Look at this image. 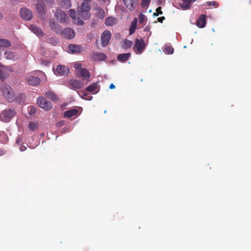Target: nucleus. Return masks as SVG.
<instances>
[{
  "instance_id": "obj_1",
  "label": "nucleus",
  "mask_w": 251,
  "mask_h": 251,
  "mask_svg": "<svg viewBox=\"0 0 251 251\" xmlns=\"http://www.w3.org/2000/svg\"><path fill=\"white\" fill-rule=\"evenodd\" d=\"M123 2L125 7L121 5H117L116 8L117 10H120L122 12H126V9L130 11H133L137 5L138 1V0H123Z\"/></svg>"
},
{
  "instance_id": "obj_2",
  "label": "nucleus",
  "mask_w": 251,
  "mask_h": 251,
  "mask_svg": "<svg viewBox=\"0 0 251 251\" xmlns=\"http://www.w3.org/2000/svg\"><path fill=\"white\" fill-rule=\"evenodd\" d=\"M90 6L88 3H82L80 7L77 8L78 16L84 20L89 19L90 18Z\"/></svg>"
},
{
  "instance_id": "obj_3",
  "label": "nucleus",
  "mask_w": 251,
  "mask_h": 251,
  "mask_svg": "<svg viewBox=\"0 0 251 251\" xmlns=\"http://www.w3.org/2000/svg\"><path fill=\"white\" fill-rule=\"evenodd\" d=\"M13 71V69L11 66H6L0 63V79L1 80L7 78L9 73Z\"/></svg>"
},
{
  "instance_id": "obj_4",
  "label": "nucleus",
  "mask_w": 251,
  "mask_h": 251,
  "mask_svg": "<svg viewBox=\"0 0 251 251\" xmlns=\"http://www.w3.org/2000/svg\"><path fill=\"white\" fill-rule=\"evenodd\" d=\"M35 8L40 17L43 19L46 11L45 4L43 0H37Z\"/></svg>"
},
{
  "instance_id": "obj_5",
  "label": "nucleus",
  "mask_w": 251,
  "mask_h": 251,
  "mask_svg": "<svg viewBox=\"0 0 251 251\" xmlns=\"http://www.w3.org/2000/svg\"><path fill=\"white\" fill-rule=\"evenodd\" d=\"M54 17L60 23H65L68 21L69 18L65 12L59 9H56L54 12Z\"/></svg>"
},
{
  "instance_id": "obj_6",
  "label": "nucleus",
  "mask_w": 251,
  "mask_h": 251,
  "mask_svg": "<svg viewBox=\"0 0 251 251\" xmlns=\"http://www.w3.org/2000/svg\"><path fill=\"white\" fill-rule=\"evenodd\" d=\"M37 103L41 108L45 110L52 108L51 103L43 97H40L37 99Z\"/></svg>"
},
{
  "instance_id": "obj_7",
  "label": "nucleus",
  "mask_w": 251,
  "mask_h": 251,
  "mask_svg": "<svg viewBox=\"0 0 251 251\" xmlns=\"http://www.w3.org/2000/svg\"><path fill=\"white\" fill-rule=\"evenodd\" d=\"M15 115V111H2L0 114V120L5 122H8Z\"/></svg>"
},
{
  "instance_id": "obj_8",
  "label": "nucleus",
  "mask_w": 251,
  "mask_h": 251,
  "mask_svg": "<svg viewBox=\"0 0 251 251\" xmlns=\"http://www.w3.org/2000/svg\"><path fill=\"white\" fill-rule=\"evenodd\" d=\"M145 44L143 39L136 40L134 47V50L137 54H141L145 49Z\"/></svg>"
},
{
  "instance_id": "obj_9",
  "label": "nucleus",
  "mask_w": 251,
  "mask_h": 251,
  "mask_svg": "<svg viewBox=\"0 0 251 251\" xmlns=\"http://www.w3.org/2000/svg\"><path fill=\"white\" fill-rule=\"evenodd\" d=\"M111 33L108 30H105L101 36V43L102 47H106L109 43Z\"/></svg>"
},
{
  "instance_id": "obj_10",
  "label": "nucleus",
  "mask_w": 251,
  "mask_h": 251,
  "mask_svg": "<svg viewBox=\"0 0 251 251\" xmlns=\"http://www.w3.org/2000/svg\"><path fill=\"white\" fill-rule=\"evenodd\" d=\"M21 17L25 20H30L32 18V13L31 10L26 7H23L20 11Z\"/></svg>"
},
{
  "instance_id": "obj_11",
  "label": "nucleus",
  "mask_w": 251,
  "mask_h": 251,
  "mask_svg": "<svg viewBox=\"0 0 251 251\" xmlns=\"http://www.w3.org/2000/svg\"><path fill=\"white\" fill-rule=\"evenodd\" d=\"M49 26L50 28L57 34H61L62 28L61 26L55 22L53 20L50 19L49 21Z\"/></svg>"
},
{
  "instance_id": "obj_12",
  "label": "nucleus",
  "mask_w": 251,
  "mask_h": 251,
  "mask_svg": "<svg viewBox=\"0 0 251 251\" xmlns=\"http://www.w3.org/2000/svg\"><path fill=\"white\" fill-rule=\"evenodd\" d=\"M69 72V69L67 67L63 65H58L56 67L54 73L56 75H67Z\"/></svg>"
},
{
  "instance_id": "obj_13",
  "label": "nucleus",
  "mask_w": 251,
  "mask_h": 251,
  "mask_svg": "<svg viewBox=\"0 0 251 251\" xmlns=\"http://www.w3.org/2000/svg\"><path fill=\"white\" fill-rule=\"evenodd\" d=\"M68 83L69 86L74 89H81L84 86L82 82L76 79H71L68 81Z\"/></svg>"
},
{
  "instance_id": "obj_14",
  "label": "nucleus",
  "mask_w": 251,
  "mask_h": 251,
  "mask_svg": "<svg viewBox=\"0 0 251 251\" xmlns=\"http://www.w3.org/2000/svg\"><path fill=\"white\" fill-rule=\"evenodd\" d=\"M196 0H182L179 3V6L183 10H187L191 7L192 4Z\"/></svg>"
},
{
  "instance_id": "obj_15",
  "label": "nucleus",
  "mask_w": 251,
  "mask_h": 251,
  "mask_svg": "<svg viewBox=\"0 0 251 251\" xmlns=\"http://www.w3.org/2000/svg\"><path fill=\"white\" fill-rule=\"evenodd\" d=\"M61 35L67 39H72L75 37V32L70 28H66L62 31Z\"/></svg>"
},
{
  "instance_id": "obj_16",
  "label": "nucleus",
  "mask_w": 251,
  "mask_h": 251,
  "mask_svg": "<svg viewBox=\"0 0 251 251\" xmlns=\"http://www.w3.org/2000/svg\"><path fill=\"white\" fill-rule=\"evenodd\" d=\"M76 74L78 76L82 78L84 80H88L90 77V74L88 71L84 68L77 71Z\"/></svg>"
},
{
  "instance_id": "obj_17",
  "label": "nucleus",
  "mask_w": 251,
  "mask_h": 251,
  "mask_svg": "<svg viewBox=\"0 0 251 251\" xmlns=\"http://www.w3.org/2000/svg\"><path fill=\"white\" fill-rule=\"evenodd\" d=\"M70 16L74 20V22L77 25H82L83 24V21L79 19V17L76 18L75 12L73 9H71L69 11Z\"/></svg>"
},
{
  "instance_id": "obj_18",
  "label": "nucleus",
  "mask_w": 251,
  "mask_h": 251,
  "mask_svg": "<svg viewBox=\"0 0 251 251\" xmlns=\"http://www.w3.org/2000/svg\"><path fill=\"white\" fill-rule=\"evenodd\" d=\"M26 79L28 83L31 85H37L40 83V79L36 76H29Z\"/></svg>"
},
{
  "instance_id": "obj_19",
  "label": "nucleus",
  "mask_w": 251,
  "mask_h": 251,
  "mask_svg": "<svg viewBox=\"0 0 251 251\" xmlns=\"http://www.w3.org/2000/svg\"><path fill=\"white\" fill-rule=\"evenodd\" d=\"M29 29L38 37H42L44 35L42 30L35 25H30Z\"/></svg>"
},
{
  "instance_id": "obj_20",
  "label": "nucleus",
  "mask_w": 251,
  "mask_h": 251,
  "mask_svg": "<svg viewBox=\"0 0 251 251\" xmlns=\"http://www.w3.org/2000/svg\"><path fill=\"white\" fill-rule=\"evenodd\" d=\"M81 47L79 46L71 44L68 46V52L75 53L81 51Z\"/></svg>"
},
{
  "instance_id": "obj_21",
  "label": "nucleus",
  "mask_w": 251,
  "mask_h": 251,
  "mask_svg": "<svg viewBox=\"0 0 251 251\" xmlns=\"http://www.w3.org/2000/svg\"><path fill=\"white\" fill-rule=\"evenodd\" d=\"M4 56L7 60H15L16 55L14 52L10 50H6L4 52Z\"/></svg>"
},
{
  "instance_id": "obj_22",
  "label": "nucleus",
  "mask_w": 251,
  "mask_h": 251,
  "mask_svg": "<svg viewBox=\"0 0 251 251\" xmlns=\"http://www.w3.org/2000/svg\"><path fill=\"white\" fill-rule=\"evenodd\" d=\"M79 111H65L64 113L63 116L65 118H68L71 120L73 119L72 118L73 116H75L77 115Z\"/></svg>"
},
{
  "instance_id": "obj_23",
  "label": "nucleus",
  "mask_w": 251,
  "mask_h": 251,
  "mask_svg": "<svg viewBox=\"0 0 251 251\" xmlns=\"http://www.w3.org/2000/svg\"><path fill=\"white\" fill-rule=\"evenodd\" d=\"M205 25V15H201L197 22V25L200 28L204 27Z\"/></svg>"
},
{
  "instance_id": "obj_24",
  "label": "nucleus",
  "mask_w": 251,
  "mask_h": 251,
  "mask_svg": "<svg viewBox=\"0 0 251 251\" xmlns=\"http://www.w3.org/2000/svg\"><path fill=\"white\" fill-rule=\"evenodd\" d=\"M12 89H11V88L8 85L5 84L2 85V86L1 87V91L5 98L6 97V96H7V95L9 94V93H10V91Z\"/></svg>"
},
{
  "instance_id": "obj_25",
  "label": "nucleus",
  "mask_w": 251,
  "mask_h": 251,
  "mask_svg": "<svg viewBox=\"0 0 251 251\" xmlns=\"http://www.w3.org/2000/svg\"><path fill=\"white\" fill-rule=\"evenodd\" d=\"M46 96L53 101H57L58 98L57 96L52 91H48L45 94Z\"/></svg>"
},
{
  "instance_id": "obj_26",
  "label": "nucleus",
  "mask_w": 251,
  "mask_h": 251,
  "mask_svg": "<svg viewBox=\"0 0 251 251\" xmlns=\"http://www.w3.org/2000/svg\"><path fill=\"white\" fill-rule=\"evenodd\" d=\"M137 22L138 20L136 18H134L133 21L132 22L129 28V34L130 35L132 34L134 32L137 26Z\"/></svg>"
},
{
  "instance_id": "obj_27",
  "label": "nucleus",
  "mask_w": 251,
  "mask_h": 251,
  "mask_svg": "<svg viewBox=\"0 0 251 251\" xmlns=\"http://www.w3.org/2000/svg\"><path fill=\"white\" fill-rule=\"evenodd\" d=\"M93 58L97 61L103 60L106 58V55L104 53H97L94 54Z\"/></svg>"
},
{
  "instance_id": "obj_28",
  "label": "nucleus",
  "mask_w": 251,
  "mask_h": 251,
  "mask_svg": "<svg viewBox=\"0 0 251 251\" xmlns=\"http://www.w3.org/2000/svg\"><path fill=\"white\" fill-rule=\"evenodd\" d=\"M130 55L129 53L120 54L118 56L117 59L121 61H125L129 58Z\"/></svg>"
},
{
  "instance_id": "obj_29",
  "label": "nucleus",
  "mask_w": 251,
  "mask_h": 251,
  "mask_svg": "<svg viewBox=\"0 0 251 251\" xmlns=\"http://www.w3.org/2000/svg\"><path fill=\"white\" fill-rule=\"evenodd\" d=\"M5 99H6L10 102L16 100L17 101H18V100H17V98H16L12 90L10 91V93H9L7 96H6Z\"/></svg>"
},
{
  "instance_id": "obj_30",
  "label": "nucleus",
  "mask_w": 251,
  "mask_h": 251,
  "mask_svg": "<svg viewBox=\"0 0 251 251\" xmlns=\"http://www.w3.org/2000/svg\"><path fill=\"white\" fill-rule=\"evenodd\" d=\"M117 22V20L113 17H108L105 20V25H112L115 24Z\"/></svg>"
},
{
  "instance_id": "obj_31",
  "label": "nucleus",
  "mask_w": 251,
  "mask_h": 251,
  "mask_svg": "<svg viewBox=\"0 0 251 251\" xmlns=\"http://www.w3.org/2000/svg\"><path fill=\"white\" fill-rule=\"evenodd\" d=\"M11 44L10 42L6 39L0 38V47H9L11 46Z\"/></svg>"
},
{
  "instance_id": "obj_32",
  "label": "nucleus",
  "mask_w": 251,
  "mask_h": 251,
  "mask_svg": "<svg viewBox=\"0 0 251 251\" xmlns=\"http://www.w3.org/2000/svg\"><path fill=\"white\" fill-rule=\"evenodd\" d=\"M28 127L30 130L34 131L38 128V123L30 122L28 125Z\"/></svg>"
},
{
  "instance_id": "obj_33",
  "label": "nucleus",
  "mask_w": 251,
  "mask_h": 251,
  "mask_svg": "<svg viewBox=\"0 0 251 251\" xmlns=\"http://www.w3.org/2000/svg\"><path fill=\"white\" fill-rule=\"evenodd\" d=\"M60 4L62 7L67 8H68L71 6V3L70 0H60Z\"/></svg>"
},
{
  "instance_id": "obj_34",
  "label": "nucleus",
  "mask_w": 251,
  "mask_h": 251,
  "mask_svg": "<svg viewBox=\"0 0 251 251\" xmlns=\"http://www.w3.org/2000/svg\"><path fill=\"white\" fill-rule=\"evenodd\" d=\"M80 97L85 100H90L92 99V96L89 95L84 92H81L79 93Z\"/></svg>"
},
{
  "instance_id": "obj_35",
  "label": "nucleus",
  "mask_w": 251,
  "mask_h": 251,
  "mask_svg": "<svg viewBox=\"0 0 251 251\" xmlns=\"http://www.w3.org/2000/svg\"><path fill=\"white\" fill-rule=\"evenodd\" d=\"M96 10L97 15L99 18L102 19L105 17V12L101 8H98L96 9Z\"/></svg>"
},
{
  "instance_id": "obj_36",
  "label": "nucleus",
  "mask_w": 251,
  "mask_h": 251,
  "mask_svg": "<svg viewBox=\"0 0 251 251\" xmlns=\"http://www.w3.org/2000/svg\"><path fill=\"white\" fill-rule=\"evenodd\" d=\"M164 52L169 54H172L174 52V49L170 46H165L164 47Z\"/></svg>"
},
{
  "instance_id": "obj_37",
  "label": "nucleus",
  "mask_w": 251,
  "mask_h": 251,
  "mask_svg": "<svg viewBox=\"0 0 251 251\" xmlns=\"http://www.w3.org/2000/svg\"><path fill=\"white\" fill-rule=\"evenodd\" d=\"M139 22L141 24H144L147 21V17L142 13H140L139 15Z\"/></svg>"
},
{
  "instance_id": "obj_38",
  "label": "nucleus",
  "mask_w": 251,
  "mask_h": 251,
  "mask_svg": "<svg viewBox=\"0 0 251 251\" xmlns=\"http://www.w3.org/2000/svg\"><path fill=\"white\" fill-rule=\"evenodd\" d=\"M132 45V43L131 41L129 40H125L123 45V47L124 48L127 49L130 48Z\"/></svg>"
},
{
  "instance_id": "obj_39",
  "label": "nucleus",
  "mask_w": 251,
  "mask_h": 251,
  "mask_svg": "<svg viewBox=\"0 0 251 251\" xmlns=\"http://www.w3.org/2000/svg\"><path fill=\"white\" fill-rule=\"evenodd\" d=\"M97 86V84H95L91 86H88L87 87L86 89L89 92H93L96 89Z\"/></svg>"
},
{
  "instance_id": "obj_40",
  "label": "nucleus",
  "mask_w": 251,
  "mask_h": 251,
  "mask_svg": "<svg viewBox=\"0 0 251 251\" xmlns=\"http://www.w3.org/2000/svg\"><path fill=\"white\" fill-rule=\"evenodd\" d=\"M74 68L76 70V72L78 71L80 69H82L81 68V64L80 63L76 62L74 64Z\"/></svg>"
},
{
  "instance_id": "obj_41",
  "label": "nucleus",
  "mask_w": 251,
  "mask_h": 251,
  "mask_svg": "<svg viewBox=\"0 0 251 251\" xmlns=\"http://www.w3.org/2000/svg\"><path fill=\"white\" fill-rule=\"evenodd\" d=\"M151 0H142V6L143 7H145L148 5L149 3L150 2Z\"/></svg>"
},
{
  "instance_id": "obj_42",
  "label": "nucleus",
  "mask_w": 251,
  "mask_h": 251,
  "mask_svg": "<svg viewBox=\"0 0 251 251\" xmlns=\"http://www.w3.org/2000/svg\"><path fill=\"white\" fill-rule=\"evenodd\" d=\"M65 121L64 120H61L56 123V126L61 127L65 125Z\"/></svg>"
},
{
  "instance_id": "obj_43",
  "label": "nucleus",
  "mask_w": 251,
  "mask_h": 251,
  "mask_svg": "<svg viewBox=\"0 0 251 251\" xmlns=\"http://www.w3.org/2000/svg\"><path fill=\"white\" fill-rule=\"evenodd\" d=\"M36 113V111H28V115L25 114V116L27 118H29L30 116L34 115Z\"/></svg>"
},
{
  "instance_id": "obj_44",
  "label": "nucleus",
  "mask_w": 251,
  "mask_h": 251,
  "mask_svg": "<svg viewBox=\"0 0 251 251\" xmlns=\"http://www.w3.org/2000/svg\"><path fill=\"white\" fill-rule=\"evenodd\" d=\"M207 3V5L209 6H217V3L214 1L208 2Z\"/></svg>"
},
{
  "instance_id": "obj_45",
  "label": "nucleus",
  "mask_w": 251,
  "mask_h": 251,
  "mask_svg": "<svg viewBox=\"0 0 251 251\" xmlns=\"http://www.w3.org/2000/svg\"><path fill=\"white\" fill-rule=\"evenodd\" d=\"M156 11L159 14H161L162 13V12L161 11V8L160 7H158L156 9Z\"/></svg>"
},
{
  "instance_id": "obj_46",
  "label": "nucleus",
  "mask_w": 251,
  "mask_h": 251,
  "mask_svg": "<svg viewBox=\"0 0 251 251\" xmlns=\"http://www.w3.org/2000/svg\"><path fill=\"white\" fill-rule=\"evenodd\" d=\"M165 19L164 17H159L157 19L159 22L162 23L163 20Z\"/></svg>"
},
{
  "instance_id": "obj_47",
  "label": "nucleus",
  "mask_w": 251,
  "mask_h": 251,
  "mask_svg": "<svg viewBox=\"0 0 251 251\" xmlns=\"http://www.w3.org/2000/svg\"><path fill=\"white\" fill-rule=\"evenodd\" d=\"M99 1L104 3H109L110 0H99Z\"/></svg>"
},
{
  "instance_id": "obj_48",
  "label": "nucleus",
  "mask_w": 251,
  "mask_h": 251,
  "mask_svg": "<svg viewBox=\"0 0 251 251\" xmlns=\"http://www.w3.org/2000/svg\"><path fill=\"white\" fill-rule=\"evenodd\" d=\"M109 88L110 89H114L115 88V86L114 85V84L113 83H111L110 84V85H109Z\"/></svg>"
},
{
  "instance_id": "obj_49",
  "label": "nucleus",
  "mask_w": 251,
  "mask_h": 251,
  "mask_svg": "<svg viewBox=\"0 0 251 251\" xmlns=\"http://www.w3.org/2000/svg\"><path fill=\"white\" fill-rule=\"evenodd\" d=\"M144 30L145 31H150V27L149 26H147L144 28Z\"/></svg>"
},
{
  "instance_id": "obj_50",
  "label": "nucleus",
  "mask_w": 251,
  "mask_h": 251,
  "mask_svg": "<svg viewBox=\"0 0 251 251\" xmlns=\"http://www.w3.org/2000/svg\"><path fill=\"white\" fill-rule=\"evenodd\" d=\"M26 149V148L25 147H22L20 148V151H25Z\"/></svg>"
},
{
  "instance_id": "obj_51",
  "label": "nucleus",
  "mask_w": 251,
  "mask_h": 251,
  "mask_svg": "<svg viewBox=\"0 0 251 251\" xmlns=\"http://www.w3.org/2000/svg\"><path fill=\"white\" fill-rule=\"evenodd\" d=\"M50 42L52 44H56L57 42V40L54 39H53L52 41H50Z\"/></svg>"
},
{
  "instance_id": "obj_52",
  "label": "nucleus",
  "mask_w": 251,
  "mask_h": 251,
  "mask_svg": "<svg viewBox=\"0 0 251 251\" xmlns=\"http://www.w3.org/2000/svg\"><path fill=\"white\" fill-rule=\"evenodd\" d=\"M3 18V15L2 13L0 12V20H1Z\"/></svg>"
},
{
  "instance_id": "obj_53",
  "label": "nucleus",
  "mask_w": 251,
  "mask_h": 251,
  "mask_svg": "<svg viewBox=\"0 0 251 251\" xmlns=\"http://www.w3.org/2000/svg\"><path fill=\"white\" fill-rule=\"evenodd\" d=\"M42 64H44V65H48V62H42Z\"/></svg>"
},
{
  "instance_id": "obj_54",
  "label": "nucleus",
  "mask_w": 251,
  "mask_h": 251,
  "mask_svg": "<svg viewBox=\"0 0 251 251\" xmlns=\"http://www.w3.org/2000/svg\"><path fill=\"white\" fill-rule=\"evenodd\" d=\"M158 15H159V14H158V13H157V12H156V13H153V16H154V17H155V16H158Z\"/></svg>"
},
{
  "instance_id": "obj_55",
  "label": "nucleus",
  "mask_w": 251,
  "mask_h": 251,
  "mask_svg": "<svg viewBox=\"0 0 251 251\" xmlns=\"http://www.w3.org/2000/svg\"><path fill=\"white\" fill-rule=\"evenodd\" d=\"M65 129H66V128H65V127H64V128H63V130H64V132H66V131L67 130H66Z\"/></svg>"
},
{
  "instance_id": "obj_56",
  "label": "nucleus",
  "mask_w": 251,
  "mask_h": 251,
  "mask_svg": "<svg viewBox=\"0 0 251 251\" xmlns=\"http://www.w3.org/2000/svg\"><path fill=\"white\" fill-rule=\"evenodd\" d=\"M85 0L88 2V1H91L92 0Z\"/></svg>"
},
{
  "instance_id": "obj_57",
  "label": "nucleus",
  "mask_w": 251,
  "mask_h": 251,
  "mask_svg": "<svg viewBox=\"0 0 251 251\" xmlns=\"http://www.w3.org/2000/svg\"><path fill=\"white\" fill-rule=\"evenodd\" d=\"M21 97H22V98L24 97V95H21Z\"/></svg>"
},
{
  "instance_id": "obj_58",
  "label": "nucleus",
  "mask_w": 251,
  "mask_h": 251,
  "mask_svg": "<svg viewBox=\"0 0 251 251\" xmlns=\"http://www.w3.org/2000/svg\"><path fill=\"white\" fill-rule=\"evenodd\" d=\"M31 110H34V109H33L32 108L31 109Z\"/></svg>"
}]
</instances>
